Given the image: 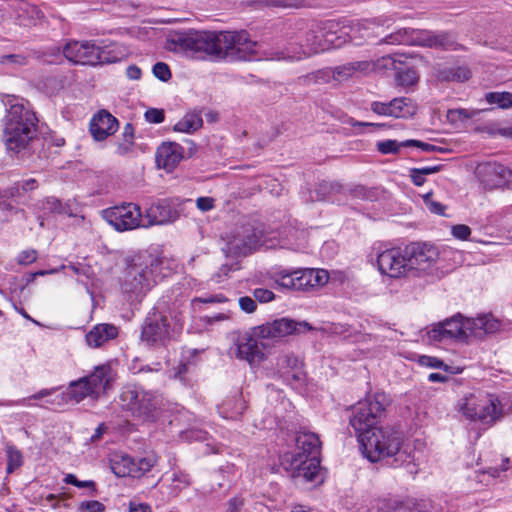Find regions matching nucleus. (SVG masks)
Listing matches in <instances>:
<instances>
[{
  "instance_id": "nucleus-18",
  "label": "nucleus",
  "mask_w": 512,
  "mask_h": 512,
  "mask_svg": "<svg viewBox=\"0 0 512 512\" xmlns=\"http://www.w3.org/2000/svg\"><path fill=\"white\" fill-rule=\"evenodd\" d=\"M254 334V328L250 333L239 336L231 348L236 358L245 360L249 364L260 363L265 359L264 349L266 344Z\"/></svg>"
},
{
  "instance_id": "nucleus-10",
  "label": "nucleus",
  "mask_w": 512,
  "mask_h": 512,
  "mask_svg": "<svg viewBox=\"0 0 512 512\" xmlns=\"http://www.w3.org/2000/svg\"><path fill=\"white\" fill-rule=\"evenodd\" d=\"M337 27V23L328 21L323 24V27L316 25L306 31L299 42L301 55L306 57L330 48L340 47L347 41L346 36L348 35L344 31H340V34L337 35Z\"/></svg>"
},
{
  "instance_id": "nucleus-57",
  "label": "nucleus",
  "mask_w": 512,
  "mask_h": 512,
  "mask_svg": "<svg viewBox=\"0 0 512 512\" xmlns=\"http://www.w3.org/2000/svg\"><path fill=\"white\" fill-rule=\"evenodd\" d=\"M207 432L200 429H189L184 432V436L189 441H204L207 439Z\"/></svg>"
},
{
  "instance_id": "nucleus-40",
  "label": "nucleus",
  "mask_w": 512,
  "mask_h": 512,
  "mask_svg": "<svg viewBox=\"0 0 512 512\" xmlns=\"http://www.w3.org/2000/svg\"><path fill=\"white\" fill-rule=\"evenodd\" d=\"M334 72L333 68H326L322 70H318L315 73L308 74L304 76L303 82L306 84L310 83H329L334 80Z\"/></svg>"
},
{
  "instance_id": "nucleus-51",
  "label": "nucleus",
  "mask_w": 512,
  "mask_h": 512,
  "mask_svg": "<svg viewBox=\"0 0 512 512\" xmlns=\"http://www.w3.org/2000/svg\"><path fill=\"white\" fill-rule=\"evenodd\" d=\"M227 298L223 294H215L206 297H196L192 300V305L196 303L213 304V303H224Z\"/></svg>"
},
{
  "instance_id": "nucleus-62",
  "label": "nucleus",
  "mask_w": 512,
  "mask_h": 512,
  "mask_svg": "<svg viewBox=\"0 0 512 512\" xmlns=\"http://www.w3.org/2000/svg\"><path fill=\"white\" fill-rule=\"evenodd\" d=\"M0 63L7 64V63H13L17 65H25L26 64V58L22 55H4L0 57Z\"/></svg>"
},
{
  "instance_id": "nucleus-8",
  "label": "nucleus",
  "mask_w": 512,
  "mask_h": 512,
  "mask_svg": "<svg viewBox=\"0 0 512 512\" xmlns=\"http://www.w3.org/2000/svg\"><path fill=\"white\" fill-rule=\"evenodd\" d=\"M86 397L95 398V392L88 384L85 377H82L76 381L70 382L67 391L62 393H56L55 388L42 389L39 392L31 395L28 398H22L16 401H9L10 406H31V399L42 400L46 399V403L51 406L62 407L69 402L79 403Z\"/></svg>"
},
{
  "instance_id": "nucleus-54",
  "label": "nucleus",
  "mask_w": 512,
  "mask_h": 512,
  "mask_svg": "<svg viewBox=\"0 0 512 512\" xmlns=\"http://www.w3.org/2000/svg\"><path fill=\"white\" fill-rule=\"evenodd\" d=\"M476 115V112L474 110H467V109H453V110H449L448 112V116L451 117L453 120L454 119H459V120H466V119H470L472 117H474Z\"/></svg>"
},
{
  "instance_id": "nucleus-28",
  "label": "nucleus",
  "mask_w": 512,
  "mask_h": 512,
  "mask_svg": "<svg viewBox=\"0 0 512 512\" xmlns=\"http://www.w3.org/2000/svg\"><path fill=\"white\" fill-rule=\"evenodd\" d=\"M118 332V327L113 324H97L86 334V343L91 348L101 347L108 341L115 339Z\"/></svg>"
},
{
  "instance_id": "nucleus-37",
  "label": "nucleus",
  "mask_w": 512,
  "mask_h": 512,
  "mask_svg": "<svg viewBox=\"0 0 512 512\" xmlns=\"http://www.w3.org/2000/svg\"><path fill=\"white\" fill-rule=\"evenodd\" d=\"M6 456H7L6 471L8 474L13 473L16 469H18L19 467L22 466V464H23L22 453L15 446L9 445L6 447Z\"/></svg>"
},
{
  "instance_id": "nucleus-7",
  "label": "nucleus",
  "mask_w": 512,
  "mask_h": 512,
  "mask_svg": "<svg viewBox=\"0 0 512 512\" xmlns=\"http://www.w3.org/2000/svg\"><path fill=\"white\" fill-rule=\"evenodd\" d=\"M389 398L383 392H377L359 402L353 409L350 418V425L358 435L359 442L364 433H370L377 429L379 419L383 415L386 406L389 405Z\"/></svg>"
},
{
  "instance_id": "nucleus-16",
  "label": "nucleus",
  "mask_w": 512,
  "mask_h": 512,
  "mask_svg": "<svg viewBox=\"0 0 512 512\" xmlns=\"http://www.w3.org/2000/svg\"><path fill=\"white\" fill-rule=\"evenodd\" d=\"M405 248L411 274L429 271L439 258V251L432 244L411 243Z\"/></svg>"
},
{
  "instance_id": "nucleus-41",
  "label": "nucleus",
  "mask_w": 512,
  "mask_h": 512,
  "mask_svg": "<svg viewBox=\"0 0 512 512\" xmlns=\"http://www.w3.org/2000/svg\"><path fill=\"white\" fill-rule=\"evenodd\" d=\"M296 274H298L297 277L299 291H307L314 288L312 269H299L296 270Z\"/></svg>"
},
{
  "instance_id": "nucleus-59",
  "label": "nucleus",
  "mask_w": 512,
  "mask_h": 512,
  "mask_svg": "<svg viewBox=\"0 0 512 512\" xmlns=\"http://www.w3.org/2000/svg\"><path fill=\"white\" fill-rule=\"evenodd\" d=\"M402 146H415L420 148L425 152H433L438 150V148L432 144L421 142L419 140H406L402 142Z\"/></svg>"
},
{
  "instance_id": "nucleus-1",
  "label": "nucleus",
  "mask_w": 512,
  "mask_h": 512,
  "mask_svg": "<svg viewBox=\"0 0 512 512\" xmlns=\"http://www.w3.org/2000/svg\"><path fill=\"white\" fill-rule=\"evenodd\" d=\"M166 48L174 52H203L231 60H249L257 53L258 43L245 30L174 32L167 38Z\"/></svg>"
},
{
  "instance_id": "nucleus-11",
  "label": "nucleus",
  "mask_w": 512,
  "mask_h": 512,
  "mask_svg": "<svg viewBox=\"0 0 512 512\" xmlns=\"http://www.w3.org/2000/svg\"><path fill=\"white\" fill-rule=\"evenodd\" d=\"M381 43L393 45H419L450 49L454 44V40L450 34L444 32L434 33L427 30L403 28L383 38Z\"/></svg>"
},
{
  "instance_id": "nucleus-29",
  "label": "nucleus",
  "mask_w": 512,
  "mask_h": 512,
  "mask_svg": "<svg viewBox=\"0 0 512 512\" xmlns=\"http://www.w3.org/2000/svg\"><path fill=\"white\" fill-rule=\"evenodd\" d=\"M296 453L303 455V458L319 457L321 442L317 434L308 431H300L296 436Z\"/></svg>"
},
{
  "instance_id": "nucleus-9",
  "label": "nucleus",
  "mask_w": 512,
  "mask_h": 512,
  "mask_svg": "<svg viewBox=\"0 0 512 512\" xmlns=\"http://www.w3.org/2000/svg\"><path fill=\"white\" fill-rule=\"evenodd\" d=\"M63 54L70 62L92 66L115 63L121 59L113 45L100 47L91 41H70L64 46Z\"/></svg>"
},
{
  "instance_id": "nucleus-23",
  "label": "nucleus",
  "mask_w": 512,
  "mask_h": 512,
  "mask_svg": "<svg viewBox=\"0 0 512 512\" xmlns=\"http://www.w3.org/2000/svg\"><path fill=\"white\" fill-rule=\"evenodd\" d=\"M468 340L471 337L482 338L485 335L497 332L501 323L492 314H484L477 318H465Z\"/></svg>"
},
{
  "instance_id": "nucleus-5",
  "label": "nucleus",
  "mask_w": 512,
  "mask_h": 512,
  "mask_svg": "<svg viewBox=\"0 0 512 512\" xmlns=\"http://www.w3.org/2000/svg\"><path fill=\"white\" fill-rule=\"evenodd\" d=\"M457 410L467 420L493 426L503 418V406L493 394H469L457 403Z\"/></svg>"
},
{
  "instance_id": "nucleus-32",
  "label": "nucleus",
  "mask_w": 512,
  "mask_h": 512,
  "mask_svg": "<svg viewBox=\"0 0 512 512\" xmlns=\"http://www.w3.org/2000/svg\"><path fill=\"white\" fill-rule=\"evenodd\" d=\"M378 508L382 512H421L412 499L389 497L381 500Z\"/></svg>"
},
{
  "instance_id": "nucleus-50",
  "label": "nucleus",
  "mask_w": 512,
  "mask_h": 512,
  "mask_svg": "<svg viewBox=\"0 0 512 512\" xmlns=\"http://www.w3.org/2000/svg\"><path fill=\"white\" fill-rule=\"evenodd\" d=\"M451 234L459 240H467L471 235V229L464 224H457L451 227Z\"/></svg>"
},
{
  "instance_id": "nucleus-12",
  "label": "nucleus",
  "mask_w": 512,
  "mask_h": 512,
  "mask_svg": "<svg viewBox=\"0 0 512 512\" xmlns=\"http://www.w3.org/2000/svg\"><path fill=\"white\" fill-rule=\"evenodd\" d=\"M177 335L170 327L168 316L159 310L150 312L142 324L141 340L150 346H165Z\"/></svg>"
},
{
  "instance_id": "nucleus-58",
  "label": "nucleus",
  "mask_w": 512,
  "mask_h": 512,
  "mask_svg": "<svg viewBox=\"0 0 512 512\" xmlns=\"http://www.w3.org/2000/svg\"><path fill=\"white\" fill-rule=\"evenodd\" d=\"M370 63L373 64L370 71H373V70L380 69V68H385V69L392 68L394 66L395 61L391 56L387 55V56H383L382 58L378 59L375 62H370Z\"/></svg>"
},
{
  "instance_id": "nucleus-64",
  "label": "nucleus",
  "mask_w": 512,
  "mask_h": 512,
  "mask_svg": "<svg viewBox=\"0 0 512 512\" xmlns=\"http://www.w3.org/2000/svg\"><path fill=\"white\" fill-rule=\"evenodd\" d=\"M141 76H142V71L137 65L132 64L126 68V77L129 80H140Z\"/></svg>"
},
{
  "instance_id": "nucleus-44",
  "label": "nucleus",
  "mask_w": 512,
  "mask_h": 512,
  "mask_svg": "<svg viewBox=\"0 0 512 512\" xmlns=\"http://www.w3.org/2000/svg\"><path fill=\"white\" fill-rule=\"evenodd\" d=\"M153 75L159 80L166 82L171 78L169 66L164 62H157L152 68Z\"/></svg>"
},
{
  "instance_id": "nucleus-14",
  "label": "nucleus",
  "mask_w": 512,
  "mask_h": 512,
  "mask_svg": "<svg viewBox=\"0 0 512 512\" xmlns=\"http://www.w3.org/2000/svg\"><path fill=\"white\" fill-rule=\"evenodd\" d=\"M102 216L118 232L133 230L144 225L140 207L134 203L109 207L103 210Z\"/></svg>"
},
{
  "instance_id": "nucleus-30",
  "label": "nucleus",
  "mask_w": 512,
  "mask_h": 512,
  "mask_svg": "<svg viewBox=\"0 0 512 512\" xmlns=\"http://www.w3.org/2000/svg\"><path fill=\"white\" fill-rule=\"evenodd\" d=\"M373 64L370 61L350 62L333 68L334 81L345 82L358 74H366L370 72Z\"/></svg>"
},
{
  "instance_id": "nucleus-26",
  "label": "nucleus",
  "mask_w": 512,
  "mask_h": 512,
  "mask_svg": "<svg viewBox=\"0 0 512 512\" xmlns=\"http://www.w3.org/2000/svg\"><path fill=\"white\" fill-rule=\"evenodd\" d=\"M175 218L176 212L171 208L170 204L166 201H159L152 204L146 210V214L143 216V227L167 224L174 221Z\"/></svg>"
},
{
  "instance_id": "nucleus-49",
  "label": "nucleus",
  "mask_w": 512,
  "mask_h": 512,
  "mask_svg": "<svg viewBox=\"0 0 512 512\" xmlns=\"http://www.w3.org/2000/svg\"><path fill=\"white\" fill-rule=\"evenodd\" d=\"M104 509L105 506L97 500L84 501L79 505L80 512H103Z\"/></svg>"
},
{
  "instance_id": "nucleus-24",
  "label": "nucleus",
  "mask_w": 512,
  "mask_h": 512,
  "mask_svg": "<svg viewBox=\"0 0 512 512\" xmlns=\"http://www.w3.org/2000/svg\"><path fill=\"white\" fill-rule=\"evenodd\" d=\"M118 129V120L106 110H101L91 119L90 133L97 141H102Z\"/></svg>"
},
{
  "instance_id": "nucleus-35",
  "label": "nucleus",
  "mask_w": 512,
  "mask_h": 512,
  "mask_svg": "<svg viewBox=\"0 0 512 512\" xmlns=\"http://www.w3.org/2000/svg\"><path fill=\"white\" fill-rule=\"evenodd\" d=\"M203 120L198 113L186 114L178 123L175 124L174 130L184 133H193L202 127Z\"/></svg>"
},
{
  "instance_id": "nucleus-27",
  "label": "nucleus",
  "mask_w": 512,
  "mask_h": 512,
  "mask_svg": "<svg viewBox=\"0 0 512 512\" xmlns=\"http://www.w3.org/2000/svg\"><path fill=\"white\" fill-rule=\"evenodd\" d=\"M114 377L115 373L109 364L97 366L90 375L85 376L88 384L95 392V398L109 389Z\"/></svg>"
},
{
  "instance_id": "nucleus-43",
  "label": "nucleus",
  "mask_w": 512,
  "mask_h": 512,
  "mask_svg": "<svg viewBox=\"0 0 512 512\" xmlns=\"http://www.w3.org/2000/svg\"><path fill=\"white\" fill-rule=\"evenodd\" d=\"M377 149L382 154H395L399 151L402 146V142H397L396 140H385L379 141L376 144Z\"/></svg>"
},
{
  "instance_id": "nucleus-46",
  "label": "nucleus",
  "mask_w": 512,
  "mask_h": 512,
  "mask_svg": "<svg viewBox=\"0 0 512 512\" xmlns=\"http://www.w3.org/2000/svg\"><path fill=\"white\" fill-rule=\"evenodd\" d=\"M144 118L148 123L159 124L165 119L164 110L157 108H149L144 113Z\"/></svg>"
},
{
  "instance_id": "nucleus-15",
  "label": "nucleus",
  "mask_w": 512,
  "mask_h": 512,
  "mask_svg": "<svg viewBox=\"0 0 512 512\" xmlns=\"http://www.w3.org/2000/svg\"><path fill=\"white\" fill-rule=\"evenodd\" d=\"M156 464L154 456L133 458L127 454L114 453L110 458V468L117 477L140 478Z\"/></svg>"
},
{
  "instance_id": "nucleus-31",
  "label": "nucleus",
  "mask_w": 512,
  "mask_h": 512,
  "mask_svg": "<svg viewBox=\"0 0 512 512\" xmlns=\"http://www.w3.org/2000/svg\"><path fill=\"white\" fill-rule=\"evenodd\" d=\"M246 403L241 395L225 399L219 406L218 412L225 419H237L246 410Z\"/></svg>"
},
{
  "instance_id": "nucleus-45",
  "label": "nucleus",
  "mask_w": 512,
  "mask_h": 512,
  "mask_svg": "<svg viewBox=\"0 0 512 512\" xmlns=\"http://www.w3.org/2000/svg\"><path fill=\"white\" fill-rule=\"evenodd\" d=\"M432 196V192H428L423 195V201L427 206L428 210L438 215H444L445 207L440 202L434 201L432 199Z\"/></svg>"
},
{
  "instance_id": "nucleus-39",
  "label": "nucleus",
  "mask_w": 512,
  "mask_h": 512,
  "mask_svg": "<svg viewBox=\"0 0 512 512\" xmlns=\"http://www.w3.org/2000/svg\"><path fill=\"white\" fill-rule=\"evenodd\" d=\"M134 127L131 123H127L122 132L123 143H120L117 152L120 155L127 154L134 144Z\"/></svg>"
},
{
  "instance_id": "nucleus-56",
  "label": "nucleus",
  "mask_w": 512,
  "mask_h": 512,
  "mask_svg": "<svg viewBox=\"0 0 512 512\" xmlns=\"http://www.w3.org/2000/svg\"><path fill=\"white\" fill-rule=\"evenodd\" d=\"M239 306L246 313H253L257 309L255 299L249 296H243L239 298Z\"/></svg>"
},
{
  "instance_id": "nucleus-2",
  "label": "nucleus",
  "mask_w": 512,
  "mask_h": 512,
  "mask_svg": "<svg viewBox=\"0 0 512 512\" xmlns=\"http://www.w3.org/2000/svg\"><path fill=\"white\" fill-rule=\"evenodd\" d=\"M402 433L396 427H378L362 435L360 446L370 462L387 460L393 466L408 461L409 455L401 450Z\"/></svg>"
},
{
  "instance_id": "nucleus-25",
  "label": "nucleus",
  "mask_w": 512,
  "mask_h": 512,
  "mask_svg": "<svg viewBox=\"0 0 512 512\" xmlns=\"http://www.w3.org/2000/svg\"><path fill=\"white\" fill-rule=\"evenodd\" d=\"M184 158V148L175 142L161 144L156 152L158 166L167 171H172Z\"/></svg>"
},
{
  "instance_id": "nucleus-4",
  "label": "nucleus",
  "mask_w": 512,
  "mask_h": 512,
  "mask_svg": "<svg viewBox=\"0 0 512 512\" xmlns=\"http://www.w3.org/2000/svg\"><path fill=\"white\" fill-rule=\"evenodd\" d=\"M162 261L152 254L144 253L133 257L123 283L125 292L145 294L163 277L160 266Z\"/></svg>"
},
{
  "instance_id": "nucleus-38",
  "label": "nucleus",
  "mask_w": 512,
  "mask_h": 512,
  "mask_svg": "<svg viewBox=\"0 0 512 512\" xmlns=\"http://www.w3.org/2000/svg\"><path fill=\"white\" fill-rule=\"evenodd\" d=\"M485 100L489 104H496L502 109L512 107V93L510 92H489L486 93Z\"/></svg>"
},
{
  "instance_id": "nucleus-63",
  "label": "nucleus",
  "mask_w": 512,
  "mask_h": 512,
  "mask_svg": "<svg viewBox=\"0 0 512 512\" xmlns=\"http://www.w3.org/2000/svg\"><path fill=\"white\" fill-rule=\"evenodd\" d=\"M17 192L22 190L23 192L32 191L37 187V181L33 178L22 180L16 183Z\"/></svg>"
},
{
  "instance_id": "nucleus-33",
  "label": "nucleus",
  "mask_w": 512,
  "mask_h": 512,
  "mask_svg": "<svg viewBox=\"0 0 512 512\" xmlns=\"http://www.w3.org/2000/svg\"><path fill=\"white\" fill-rule=\"evenodd\" d=\"M390 116L395 118H410L415 115L417 106L406 97L395 98L390 101Z\"/></svg>"
},
{
  "instance_id": "nucleus-21",
  "label": "nucleus",
  "mask_w": 512,
  "mask_h": 512,
  "mask_svg": "<svg viewBox=\"0 0 512 512\" xmlns=\"http://www.w3.org/2000/svg\"><path fill=\"white\" fill-rule=\"evenodd\" d=\"M261 237V230L244 227L227 242L224 251L235 256L247 255L262 244Z\"/></svg>"
},
{
  "instance_id": "nucleus-48",
  "label": "nucleus",
  "mask_w": 512,
  "mask_h": 512,
  "mask_svg": "<svg viewBox=\"0 0 512 512\" xmlns=\"http://www.w3.org/2000/svg\"><path fill=\"white\" fill-rule=\"evenodd\" d=\"M253 296L255 301H258L260 303H268L274 300L275 294L266 288H256L253 291Z\"/></svg>"
},
{
  "instance_id": "nucleus-47",
  "label": "nucleus",
  "mask_w": 512,
  "mask_h": 512,
  "mask_svg": "<svg viewBox=\"0 0 512 512\" xmlns=\"http://www.w3.org/2000/svg\"><path fill=\"white\" fill-rule=\"evenodd\" d=\"M418 363L421 365V366H425V367H429V368H434V369H438V368H442V367H447L442 360H440L439 358L437 357H432V356H427V355H422L419 357L418 359Z\"/></svg>"
},
{
  "instance_id": "nucleus-22",
  "label": "nucleus",
  "mask_w": 512,
  "mask_h": 512,
  "mask_svg": "<svg viewBox=\"0 0 512 512\" xmlns=\"http://www.w3.org/2000/svg\"><path fill=\"white\" fill-rule=\"evenodd\" d=\"M480 181L488 188H496L508 184L512 171L502 164L485 163L477 168Z\"/></svg>"
},
{
  "instance_id": "nucleus-6",
  "label": "nucleus",
  "mask_w": 512,
  "mask_h": 512,
  "mask_svg": "<svg viewBox=\"0 0 512 512\" xmlns=\"http://www.w3.org/2000/svg\"><path fill=\"white\" fill-rule=\"evenodd\" d=\"M120 404L132 416L148 422L157 421L165 412L162 397L135 386H127L122 390Z\"/></svg>"
},
{
  "instance_id": "nucleus-20",
  "label": "nucleus",
  "mask_w": 512,
  "mask_h": 512,
  "mask_svg": "<svg viewBox=\"0 0 512 512\" xmlns=\"http://www.w3.org/2000/svg\"><path fill=\"white\" fill-rule=\"evenodd\" d=\"M428 337L433 341L455 339L468 342L466 321L460 314H457L443 322L434 325L428 331Z\"/></svg>"
},
{
  "instance_id": "nucleus-42",
  "label": "nucleus",
  "mask_w": 512,
  "mask_h": 512,
  "mask_svg": "<svg viewBox=\"0 0 512 512\" xmlns=\"http://www.w3.org/2000/svg\"><path fill=\"white\" fill-rule=\"evenodd\" d=\"M397 81L402 86H412L418 81V74L413 68H404L397 71Z\"/></svg>"
},
{
  "instance_id": "nucleus-60",
  "label": "nucleus",
  "mask_w": 512,
  "mask_h": 512,
  "mask_svg": "<svg viewBox=\"0 0 512 512\" xmlns=\"http://www.w3.org/2000/svg\"><path fill=\"white\" fill-rule=\"evenodd\" d=\"M244 506V499L236 496L231 498L227 503V509L225 512H241Z\"/></svg>"
},
{
  "instance_id": "nucleus-52",
  "label": "nucleus",
  "mask_w": 512,
  "mask_h": 512,
  "mask_svg": "<svg viewBox=\"0 0 512 512\" xmlns=\"http://www.w3.org/2000/svg\"><path fill=\"white\" fill-rule=\"evenodd\" d=\"M172 482L174 483V488L177 490H182L183 488L189 486L190 477L184 473H173Z\"/></svg>"
},
{
  "instance_id": "nucleus-55",
  "label": "nucleus",
  "mask_w": 512,
  "mask_h": 512,
  "mask_svg": "<svg viewBox=\"0 0 512 512\" xmlns=\"http://www.w3.org/2000/svg\"><path fill=\"white\" fill-rule=\"evenodd\" d=\"M36 259H37V252H36V250H33V249L22 251L17 257V261L21 265L31 264V263L35 262Z\"/></svg>"
},
{
  "instance_id": "nucleus-34",
  "label": "nucleus",
  "mask_w": 512,
  "mask_h": 512,
  "mask_svg": "<svg viewBox=\"0 0 512 512\" xmlns=\"http://www.w3.org/2000/svg\"><path fill=\"white\" fill-rule=\"evenodd\" d=\"M164 313L168 316L171 329L178 336L184 327L186 307L184 305L173 304V306Z\"/></svg>"
},
{
  "instance_id": "nucleus-61",
  "label": "nucleus",
  "mask_w": 512,
  "mask_h": 512,
  "mask_svg": "<svg viewBox=\"0 0 512 512\" xmlns=\"http://www.w3.org/2000/svg\"><path fill=\"white\" fill-rule=\"evenodd\" d=\"M371 110L379 115L384 116H390L391 110H390V102L389 103H383V102H373L371 104Z\"/></svg>"
},
{
  "instance_id": "nucleus-53",
  "label": "nucleus",
  "mask_w": 512,
  "mask_h": 512,
  "mask_svg": "<svg viewBox=\"0 0 512 512\" xmlns=\"http://www.w3.org/2000/svg\"><path fill=\"white\" fill-rule=\"evenodd\" d=\"M313 271V284L314 288L321 287L328 282L329 275L324 269H312Z\"/></svg>"
},
{
  "instance_id": "nucleus-36",
  "label": "nucleus",
  "mask_w": 512,
  "mask_h": 512,
  "mask_svg": "<svg viewBox=\"0 0 512 512\" xmlns=\"http://www.w3.org/2000/svg\"><path fill=\"white\" fill-rule=\"evenodd\" d=\"M298 274H296L295 271H280L276 274L275 282L278 286L286 288V289H292V290H298Z\"/></svg>"
},
{
  "instance_id": "nucleus-19",
  "label": "nucleus",
  "mask_w": 512,
  "mask_h": 512,
  "mask_svg": "<svg viewBox=\"0 0 512 512\" xmlns=\"http://www.w3.org/2000/svg\"><path fill=\"white\" fill-rule=\"evenodd\" d=\"M285 461L289 463L292 477L303 478L308 482H322L323 475L319 457L303 458V455L300 453H292L286 456Z\"/></svg>"
},
{
  "instance_id": "nucleus-3",
  "label": "nucleus",
  "mask_w": 512,
  "mask_h": 512,
  "mask_svg": "<svg viewBox=\"0 0 512 512\" xmlns=\"http://www.w3.org/2000/svg\"><path fill=\"white\" fill-rule=\"evenodd\" d=\"M7 114L3 119L4 142L7 149L20 151L24 149L35 135L38 119L35 113L16 97L8 98Z\"/></svg>"
},
{
  "instance_id": "nucleus-17",
  "label": "nucleus",
  "mask_w": 512,
  "mask_h": 512,
  "mask_svg": "<svg viewBox=\"0 0 512 512\" xmlns=\"http://www.w3.org/2000/svg\"><path fill=\"white\" fill-rule=\"evenodd\" d=\"M377 266L382 275L400 278L410 273L406 248H391L382 251L377 257Z\"/></svg>"
},
{
  "instance_id": "nucleus-13",
  "label": "nucleus",
  "mask_w": 512,
  "mask_h": 512,
  "mask_svg": "<svg viewBox=\"0 0 512 512\" xmlns=\"http://www.w3.org/2000/svg\"><path fill=\"white\" fill-rule=\"evenodd\" d=\"M310 330H312V326L306 321H295L291 318L282 317L254 327V334L261 340L278 342L287 336L305 333Z\"/></svg>"
}]
</instances>
